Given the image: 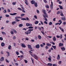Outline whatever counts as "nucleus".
Segmentation results:
<instances>
[{"label":"nucleus","instance_id":"obj_10","mask_svg":"<svg viewBox=\"0 0 66 66\" xmlns=\"http://www.w3.org/2000/svg\"><path fill=\"white\" fill-rule=\"evenodd\" d=\"M17 13H14L13 14L12 13H10V15H11L12 16H15V15H16Z\"/></svg>","mask_w":66,"mask_h":66},{"label":"nucleus","instance_id":"obj_58","mask_svg":"<svg viewBox=\"0 0 66 66\" xmlns=\"http://www.w3.org/2000/svg\"><path fill=\"white\" fill-rule=\"evenodd\" d=\"M45 48L46 49H48V46L47 45L46 46Z\"/></svg>","mask_w":66,"mask_h":66},{"label":"nucleus","instance_id":"obj_3","mask_svg":"<svg viewBox=\"0 0 66 66\" xmlns=\"http://www.w3.org/2000/svg\"><path fill=\"white\" fill-rule=\"evenodd\" d=\"M42 12L44 14H43V15H45V16H47V14L46 12V10L43 9Z\"/></svg>","mask_w":66,"mask_h":66},{"label":"nucleus","instance_id":"obj_34","mask_svg":"<svg viewBox=\"0 0 66 66\" xmlns=\"http://www.w3.org/2000/svg\"><path fill=\"white\" fill-rule=\"evenodd\" d=\"M60 15L61 16H64V15H63V12H62L60 13Z\"/></svg>","mask_w":66,"mask_h":66},{"label":"nucleus","instance_id":"obj_62","mask_svg":"<svg viewBox=\"0 0 66 66\" xmlns=\"http://www.w3.org/2000/svg\"><path fill=\"white\" fill-rule=\"evenodd\" d=\"M40 22L41 23V24H42V25H43V22L42 21H40Z\"/></svg>","mask_w":66,"mask_h":66},{"label":"nucleus","instance_id":"obj_52","mask_svg":"<svg viewBox=\"0 0 66 66\" xmlns=\"http://www.w3.org/2000/svg\"><path fill=\"white\" fill-rule=\"evenodd\" d=\"M18 10H19L20 11H21V10H22V9H21L20 8V7H19L18 8Z\"/></svg>","mask_w":66,"mask_h":66},{"label":"nucleus","instance_id":"obj_49","mask_svg":"<svg viewBox=\"0 0 66 66\" xmlns=\"http://www.w3.org/2000/svg\"><path fill=\"white\" fill-rule=\"evenodd\" d=\"M60 14V11H58L57 13V15H58V14Z\"/></svg>","mask_w":66,"mask_h":66},{"label":"nucleus","instance_id":"obj_7","mask_svg":"<svg viewBox=\"0 0 66 66\" xmlns=\"http://www.w3.org/2000/svg\"><path fill=\"white\" fill-rule=\"evenodd\" d=\"M51 4L50 5L51 8L52 10H53V2H51Z\"/></svg>","mask_w":66,"mask_h":66},{"label":"nucleus","instance_id":"obj_15","mask_svg":"<svg viewBox=\"0 0 66 66\" xmlns=\"http://www.w3.org/2000/svg\"><path fill=\"white\" fill-rule=\"evenodd\" d=\"M57 59L58 60H60V56L59 55H58L57 57Z\"/></svg>","mask_w":66,"mask_h":66},{"label":"nucleus","instance_id":"obj_38","mask_svg":"<svg viewBox=\"0 0 66 66\" xmlns=\"http://www.w3.org/2000/svg\"><path fill=\"white\" fill-rule=\"evenodd\" d=\"M52 23L51 22H50L49 23V25H52Z\"/></svg>","mask_w":66,"mask_h":66},{"label":"nucleus","instance_id":"obj_18","mask_svg":"<svg viewBox=\"0 0 66 66\" xmlns=\"http://www.w3.org/2000/svg\"><path fill=\"white\" fill-rule=\"evenodd\" d=\"M53 40H54V42H55L56 40V38H55V37L54 36L53 38Z\"/></svg>","mask_w":66,"mask_h":66},{"label":"nucleus","instance_id":"obj_32","mask_svg":"<svg viewBox=\"0 0 66 66\" xmlns=\"http://www.w3.org/2000/svg\"><path fill=\"white\" fill-rule=\"evenodd\" d=\"M13 31L15 33V34L17 33V31H16L15 29H13Z\"/></svg>","mask_w":66,"mask_h":66},{"label":"nucleus","instance_id":"obj_54","mask_svg":"<svg viewBox=\"0 0 66 66\" xmlns=\"http://www.w3.org/2000/svg\"><path fill=\"white\" fill-rule=\"evenodd\" d=\"M15 39H16V37L14 36L13 37V40H14Z\"/></svg>","mask_w":66,"mask_h":66},{"label":"nucleus","instance_id":"obj_44","mask_svg":"<svg viewBox=\"0 0 66 66\" xmlns=\"http://www.w3.org/2000/svg\"><path fill=\"white\" fill-rule=\"evenodd\" d=\"M15 21H16V22H18V21H20V20H18L17 19H16Z\"/></svg>","mask_w":66,"mask_h":66},{"label":"nucleus","instance_id":"obj_14","mask_svg":"<svg viewBox=\"0 0 66 66\" xmlns=\"http://www.w3.org/2000/svg\"><path fill=\"white\" fill-rule=\"evenodd\" d=\"M1 46L2 47L4 46H5V44L3 42L1 44Z\"/></svg>","mask_w":66,"mask_h":66},{"label":"nucleus","instance_id":"obj_47","mask_svg":"<svg viewBox=\"0 0 66 66\" xmlns=\"http://www.w3.org/2000/svg\"><path fill=\"white\" fill-rule=\"evenodd\" d=\"M16 53L18 55L19 54V53H18V52H16Z\"/></svg>","mask_w":66,"mask_h":66},{"label":"nucleus","instance_id":"obj_8","mask_svg":"<svg viewBox=\"0 0 66 66\" xmlns=\"http://www.w3.org/2000/svg\"><path fill=\"white\" fill-rule=\"evenodd\" d=\"M34 5L35 7H37V6H38L37 3L35 2V3H34Z\"/></svg>","mask_w":66,"mask_h":66},{"label":"nucleus","instance_id":"obj_50","mask_svg":"<svg viewBox=\"0 0 66 66\" xmlns=\"http://www.w3.org/2000/svg\"><path fill=\"white\" fill-rule=\"evenodd\" d=\"M6 17H10V16L9 15L6 14L5 15Z\"/></svg>","mask_w":66,"mask_h":66},{"label":"nucleus","instance_id":"obj_21","mask_svg":"<svg viewBox=\"0 0 66 66\" xmlns=\"http://www.w3.org/2000/svg\"><path fill=\"white\" fill-rule=\"evenodd\" d=\"M59 46H63V43H60L59 44Z\"/></svg>","mask_w":66,"mask_h":66},{"label":"nucleus","instance_id":"obj_31","mask_svg":"<svg viewBox=\"0 0 66 66\" xmlns=\"http://www.w3.org/2000/svg\"><path fill=\"white\" fill-rule=\"evenodd\" d=\"M47 65L48 66H52V64L51 63H48L47 64Z\"/></svg>","mask_w":66,"mask_h":66},{"label":"nucleus","instance_id":"obj_45","mask_svg":"<svg viewBox=\"0 0 66 66\" xmlns=\"http://www.w3.org/2000/svg\"><path fill=\"white\" fill-rule=\"evenodd\" d=\"M14 46L16 47V44L15 43H13Z\"/></svg>","mask_w":66,"mask_h":66},{"label":"nucleus","instance_id":"obj_28","mask_svg":"<svg viewBox=\"0 0 66 66\" xmlns=\"http://www.w3.org/2000/svg\"><path fill=\"white\" fill-rule=\"evenodd\" d=\"M11 46L10 45L8 47V49L9 50H11Z\"/></svg>","mask_w":66,"mask_h":66},{"label":"nucleus","instance_id":"obj_25","mask_svg":"<svg viewBox=\"0 0 66 66\" xmlns=\"http://www.w3.org/2000/svg\"><path fill=\"white\" fill-rule=\"evenodd\" d=\"M59 6L60 7V9H61V10H62V9H63V6H61V5H59Z\"/></svg>","mask_w":66,"mask_h":66},{"label":"nucleus","instance_id":"obj_27","mask_svg":"<svg viewBox=\"0 0 66 66\" xmlns=\"http://www.w3.org/2000/svg\"><path fill=\"white\" fill-rule=\"evenodd\" d=\"M39 22V21H35V24H38Z\"/></svg>","mask_w":66,"mask_h":66},{"label":"nucleus","instance_id":"obj_41","mask_svg":"<svg viewBox=\"0 0 66 66\" xmlns=\"http://www.w3.org/2000/svg\"><path fill=\"white\" fill-rule=\"evenodd\" d=\"M46 7L47 8V9H49V6L48 5H46Z\"/></svg>","mask_w":66,"mask_h":66},{"label":"nucleus","instance_id":"obj_48","mask_svg":"<svg viewBox=\"0 0 66 66\" xmlns=\"http://www.w3.org/2000/svg\"><path fill=\"white\" fill-rule=\"evenodd\" d=\"M6 52L7 53L8 56H10V53L8 52Z\"/></svg>","mask_w":66,"mask_h":66},{"label":"nucleus","instance_id":"obj_59","mask_svg":"<svg viewBox=\"0 0 66 66\" xmlns=\"http://www.w3.org/2000/svg\"><path fill=\"white\" fill-rule=\"evenodd\" d=\"M44 2L45 3H47V0H44Z\"/></svg>","mask_w":66,"mask_h":66},{"label":"nucleus","instance_id":"obj_5","mask_svg":"<svg viewBox=\"0 0 66 66\" xmlns=\"http://www.w3.org/2000/svg\"><path fill=\"white\" fill-rule=\"evenodd\" d=\"M21 46L23 48H26V46L24 44L21 43Z\"/></svg>","mask_w":66,"mask_h":66},{"label":"nucleus","instance_id":"obj_53","mask_svg":"<svg viewBox=\"0 0 66 66\" xmlns=\"http://www.w3.org/2000/svg\"><path fill=\"white\" fill-rule=\"evenodd\" d=\"M44 23H45V24H48L47 22H46V21H44Z\"/></svg>","mask_w":66,"mask_h":66},{"label":"nucleus","instance_id":"obj_61","mask_svg":"<svg viewBox=\"0 0 66 66\" xmlns=\"http://www.w3.org/2000/svg\"><path fill=\"white\" fill-rule=\"evenodd\" d=\"M0 40H3V39L2 38V37H0Z\"/></svg>","mask_w":66,"mask_h":66},{"label":"nucleus","instance_id":"obj_19","mask_svg":"<svg viewBox=\"0 0 66 66\" xmlns=\"http://www.w3.org/2000/svg\"><path fill=\"white\" fill-rule=\"evenodd\" d=\"M59 29H60V30H61V31H62V32H64V29H62L61 27H59Z\"/></svg>","mask_w":66,"mask_h":66},{"label":"nucleus","instance_id":"obj_60","mask_svg":"<svg viewBox=\"0 0 66 66\" xmlns=\"http://www.w3.org/2000/svg\"><path fill=\"white\" fill-rule=\"evenodd\" d=\"M66 23L65 22H64L63 23V25H66Z\"/></svg>","mask_w":66,"mask_h":66},{"label":"nucleus","instance_id":"obj_46","mask_svg":"<svg viewBox=\"0 0 66 66\" xmlns=\"http://www.w3.org/2000/svg\"><path fill=\"white\" fill-rule=\"evenodd\" d=\"M10 33H11V34H14V32H13V31H11L10 32Z\"/></svg>","mask_w":66,"mask_h":66},{"label":"nucleus","instance_id":"obj_56","mask_svg":"<svg viewBox=\"0 0 66 66\" xmlns=\"http://www.w3.org/2000/svg\"><path fill=\"white\" fill-rule=\"evenodd\" d=\"M6 61L7 63H9V61L8 60H7V59H6Z\"/></svg>","mask_w":66,"mask_h":66},{"label":"nucleus","instance_id":"obj_40","mask_svg":"<svg viewBox=\"0 0 66 66\" xmlns=\"http://www.w3.org/2000/svg\"><path fill=\"white\" fill-rule=\"evenodd\" d=\"M29 49H30V51H33V50H32V48L30 47V48H29Z\"/></svg>","mask_w":66,"mask_h":66},{"label":"nucleus","instance_id":"obj_1","mask_svg":"<svg viewBox=\"0 0 66 66\" xmlns=\"http://www.w3.org/2000/svg\"><path fill=\"white\" fill-rule=\"evenodd\" d=\"M29 53H30V54L31 55L32 57H33L36 60H38V57L37 56H36V55L35 54L32 55L31 53H33L32 52L29 51Z\"/></svg>","mask_w":66,"mask_h":66},{"label":"nucleus","instance_id":"obj_63","mask_svg":"<svg viewBox=\"0 0 66 66\" xmlns=\"http://www.w3.org/2000/svg\"><path fill=\"white\" fill-rule=\"evenodd\" d=\"M34 17L35 18V19H37V16H36L35 15L34 16Z\"/></svg>","mask_w":66,"mask_h":66},{"label":"nucleus","instance_id":"obj_20","mask_svg":"<svg viewBox=\"0 0 66 66\" xmlns=\"http://www.w3.org/2000/svg\"><path fill=\"white\" fill-rule=\"evenodd\" d=\"M52 47H53V48H54V49L55 50H56V46H54L53 45H52Z\"/></svg>","mask_w":66,"mask_h":66},{"label":"nucleus","instance_id":"obj_29","mask_svg":"<svg viewBox=\"0 0 66 66\" xmlns=\"http://www.w3.org/2000/svg\"><path fill=\"white\" fill-rule=\"evenodd\" d=\"M28 48H29V49H30V48H31V47H32V46H31V45H28Z\"/></svg>","mask_w":66,"mask_h":66},{"label":"nucleus","instance_id":"obj_39","mask_svg":"<svg viewBox=\"0 0 66 66\" xmlns=\"http://www.w3.org/2000/svg\"><path fill=\"white\" fill-rule=\"evenodd\" d=\"M24 15H25V14H21V17H23V16H24Z\"/></svg>","mask_w":66,"mask_h":66},{"label":"nucleus","instance_id":"obj_11","mask_svg":"<svg viewBox=\"0 0 66 66\" xmlns=\"http://www.w3.org/2000/svg\"><path fill=\"white\" fill-rule=\"evenodd\" d=\"M4 57H1V60H1V62H3V61H4Z\"/></svg>","mask_w":66,"mask_h":66},{"label":"nucleus","instance_id":"obj_36","mask_svg":"<svg viewBox=\"0 0 66 66\" xmlns=\"http://www.w3.org/2000/svg\"><path fill=\"white\" fill-rule=\"evenodd\" d=\"M15 18L16 19H17V18H19V19H20V18H21V17H20L19 16H17L16 17H15Z\"/></svg>","mask_w":66,"mask_h":66},{"label":"nucleus","instance_id":"obj_33","mask_svg":"<svg viewBox=\"0 0 66 66\" xmlns=\"http://www.w3.org/2000/svg\"><path fill=\"white\" fill-rule=\"evenodd\" d=\"M28 28L29 29H33V27L32 26H29L28 27Z\"/></svg>","mask_w":66,"mask_h":66},{"label":"nucleus","instance_id":"obj_24","mask_svg":"<svg viewBox=\"0 0 66 66\" xmlns=\"http://www.w3.org/2000/svg\"><path fill=\"white\" fill-rule=\"evenodd\" d=\"M30 58L32 61V64H34V59H32V57H31Z\"/></svg>","mask_w":66,"mask_h":66},{"label":"nucleus","instance_id":"obj_26","mask_svg":"<svg viewBox=\"0 0 66 66\" xmlns=\"http://www.w3.org/2000/svg\"><path fill=\"white\" fill-rule=\"evenodd\" d=\"M46 45L48 46H51V44H50L49 43H47L46 44Z\"/></svg>","mask_w":66,"mask_h":66},{"label":"nucleus","instance_id":"obj_9","mask_svg":"<svg viewBox=\"0 0 66 66\" xmlns=\"http://www.w3.org/2000/svg\"><path fill=\"white\" fill-rule=\"evenodd\" d=\"M39 47H40L39 45L38 44H37L35 46V48H39Z\"/></svg>","mask_w":66,"mask_h":66},{"label":"nucleus","instance_id":"obj_35","mask_svg":"<svg viewBox=\"0 0 66 66\" xmlns=\"http://www.w3.org/2000/svg\"><path fill=\"white\" fill-rule=\"evenodd\" d=\"M2 34H3V35H6V33H5L4 32L2 31Z\"/></svg>","mask_w":66,"mask_h":66},{"label":"nucleus","instance_id":"obj_51","mask_svg":"<svg viewBox=\"0 0 66 66\" xmlns=\"http://www.w3.org/2000/svg\"><path fill=\"white\" fill-rule=\"evenodd\" d=\"M26 26H29V23H26Z\"/></svg>","mask_w":66,"mask_h":66},{"label":"nucleus","instance_id":"obj_6","mask_svg":"<svg viewBox=\"0 0 66 66\" xmlns=\"http://www.w3.org/2000/svg\"><path fill=\"white\" fill-rule=\"evenodd\" d=\"M61 48L62 51H64L65 50V48L64 47H61Z\"/></svg>","mask_w":66,"mask_h":66},{"label":"nucleus","instance_id":"obj_30","mask_svg":"<svg viewBox=\"0 0 66 66\" xmlns=\"http://www.w3.org/2000/svg\"><path fill=\"white\" fill-rule=\"evenodd\" d=\"M19 26V27H22L23 26V25L22 24H20Z\"/></svg>","mask_w":66,"mask_h":66},{"label":"nucleus","instance_id":"obj_23","mask_svg":"<svg viewBox=\"0 0 66 66\" xmlns=\"http://www.w3.org/2000/svg\"><path fill=\"white\" fill-rule=\"evenodd\" d=\"M25 3L27 5H28V1H27V0H25Z\"/></svg>","mask_w":66,"mask_h":66},{"label":"nucleus","instance_id":"obj_37","mask_svg":"<svg viewBox=\"0 0 66 66\" xmlns=\"http://www.w3.org/2000/svg\"><path fill=\"white\" fill-rule=\"evenodd\" d=\"M60 39H62V37H63V36H62V34H61L60 35Z\"/></svg>","mask_w":66,"mask_h":66},{"label":"nucleus","instance_id":"obj_22","mask_svg":"<svg viewBox=\"0 0 66 66\" xmlns=\"http://www.w3.org/2000/svg\"><path fill=\"white\" fill-rule=\"evenodd\" d=\"M38 38L39 39H41V38H42V37L41 36L39 35L38 36Z\"/></svg>","mask_w":66,"mask_h":66},{"label":"nucleus","instance_id":"obj_42","mask_svg":"<svg viewBox=\"0 0 66 66\" xmlns=\"http://www.w3.org/2000/svg\"><path fill=\"white\" fill-rule=\"evenodd\" d=\"M65 16H63L62 18H61V20H63V19H64V18H65Z\"/></svg>","mask_w":66,"mask_h":66},{"label":"nucleus","instance_id":"obj_4","mask_svg":"<svg viewBox=\"0 0 66 66\" xmlns=\"http://www.w3.org/2000/svg\"><path fill=\"white\" fill-rule=\"evenodd\" d=\"M29 19L28 17H27L26 18H22L21 19V20H29Z\"/></svg>","mask_w":66,"mask_h":66},{"label":"nucleus","instance_id":"obj_55","mask_svg":"<svg viewBox=\"0 0 66 66\" xmlns=\"http://www.w3.org/2000/svg\"><path fill=\"white\" fill-rule=\"evenodd\" d=\"M24 61L26 63H28V61H27V60H24Z\"/></svg>","mask_w":66,"mask_h":66},{"label":"nucleus","instance_id":"obj_17","mask_svg":"<svg viewBox=\"0 0 66 66\" xmlns=\"http://www.w3.org/2000/svg\"><path fill=\"white\" fill-rule=\"evenodd\" d=\"M31 33V31H29V32L28 33V32H27V31H26L25 32V33L26 34H27V35H28V34H30V33Z\"/></svg>","mask_w":66,"mask_h":66},{"label":"nucleus","instance_id":"obj_12","mask_svg":"<svg viewBox=\"0 0 66 66\" xmlns=\"http://www.w3.org/2000/svg\"><path fill=\"white\" fill-rule=\"evenodd\" d=\"M33 31V29H29L27 31V34H28V33L29 32V31Z\"/></svg>","mask_w":66,"mask_h":66},{"label":"nucleus","instance_id":"obj_64","mask_svg":"<svg viewBox=\"0 0 66 66\" xmlns=\"http://www.w3.org/2000/svg\"><path fill=\"white\" fill-rule=\"evenodd\" d=\"M53 66H57V65H56V64H53Z\"/></svg>","mask_w":66,"mask_h":66},{"label":"nucleus","instance_id":"obj_13","mask_svg":"<svg viewBox=\"0 0 66 66\" xmlns=\"http://www.w3.org/2000/svg\"><path fill=\"white\" fill-rule=\"evenodd\" d=\"M31 4H34L35 3V2L34 0H32L31 1Z\"/></svg>","mask_w":66,"mask_h":66},{"label":"nucleus","instance_id":"obj_2","mask_svg":"<svg viewBox=\"0 0 66 66\" xmlns=\"http://www.w3.org/2000/svg\"><path fill=\"white\" fill-rule=\"evenodd\" d=\"M43 16L44 17V18L43 19L44 20H45V21H47L48 20H47V18H46V17L47 18H48V15H46H46H45L44 14L43 15Z\"/></svg>","mask_w":66,"mask_h":66},{"label":"nucleus","instance_id":"obj_16","mask_svg":"<svg viewBox=\"0 0 66 66\" xmlns=\"http://www.w3.org/2000/svg\"><path fill=\"white\" fill-rule=\"evenodd\" d=\"M12 23L13 25H14L15 24H16V21H14L12 22Z\"/></svg>","mask_w":66,"mask_h":66},{"label":"nucleus","instance_id":"obj_57","mask_svg":"<svg viewBox=\"0 0 66 66\" xmlns=\"http://www.w3.org/2000/svg\"><path fill=\"white\" fill-rule=\"evenodd\" d=\"M7 12H11V11H10V10L9 9H7Z\"/></svg>","mask_w":66,"mask_h":66},{"label":"nucleus","instance_id":"obj_43","mask_svg":"<svg viewBox=\"0 0 66 66\" xmlns=\"http://www.w3.org/2000/svg\"><path fill=\"white\" fill-rule=\"evenodd\" d=\"M48 60H50V62H51V58L48 57Z\"/></svg>","mask_w":66,"mask_h":66}]
</instances>
